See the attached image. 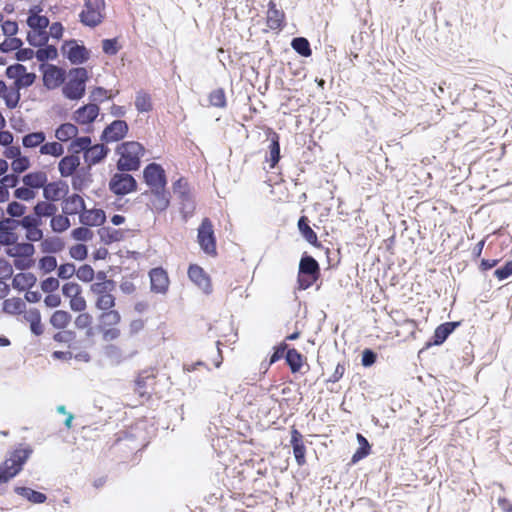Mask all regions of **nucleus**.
I'll return each instance as SVG.
<instances>
[{"instance_id": "3", "label": "nucleus", "mask_w": 512, "mask_h": 512, "mask_svg": "<svg viewBox=\"0 0 512 512\" xmlns=\"http://www.w3.org/2000/svg\"><path fill=\"white\" fill-rule=\"evenodd\" d=\"M320 277V265L318 261L304 252L300 258L297 274V288L299 290H307Z\"/></svg>"}, {"instance_id": "22", "label": "nucleus", "mask_w": 512, "mask_h": 512, "mask_svg": "<svg viewBox=\"0 0 512 512\" xmlns=\"http://www.w3.org/2000/svg\"><path fill=\"white\" fill-rule=\"evenodd\" d=\"M110 149L104 144H91L90 150L85 151L84 161L91 167L104 161Z\"/></svg>"}, {"instance_id": "33", "label": "nucleus", "mask_w": 512, "mask_h": 512, "mask_svg": "<svg viewBox=\"0 0 512 512\" xmlns=\"http://www.w3.org/2000/svg\"><path fill=\"white\" fill-rule=\"evenodd\" d=\"M92 144V140L89 136H80L78 135L70 142L68 146V152L72 155L79 156L80 153L85 155V151L90 150Z\"/></svg>"}, {"instance_id": "38", "label": "nucleus", "mask_w": 512, "mask_h": 512, "mask_svg": "<svg viewBox=\"0 0 512 512\" xmlns=\"http://www.w3.org/2000/svg\"><path fill=\"white\" fill-rule=\"evenodd\" d=\"M99 324L97 326V330H103L104 327L107 326H115L120 323L121 315L117 310H107L102 311V313L98 317Z\"/></svg>"}, {"instance_id": "52", "label": "nucleus", "mask_w": 512, "mask_h": 512, "mask_svg": "<svg viewBox=\"0 0 512 512\" xmlns=\"http://www.w3.org/2000/svg\"><path fill=\"white\" fill-rule=\"evenodd\" d=\"M115 306V297L107 292L97 298L95 307L101 311L111 310Z\"/></svg>"}, {"instance_id": "26", "label": "nucleus", "mask_w": 512, "mask_h": 512, "mask_svg": "<svg viewBox=\"0 0 512 512\" xmlns=\"http://www.w3.org/2000/svg\"><path fill=\"white\" fill-rule=\"evenodd\" d=\"M285 14L277 9L276 4L270 1L267 10V26L272 30H280L284 26Z\"/></svg>"}, {"instance_id": "48", "label": "nucleus", "mask_w": 512, "mask_h": 512, "mask_svg": "<svg viewBox=\"0 0 512 512\" xmlns=\"http://www.w3.org/2000/svg\"><path fill=\"white\" fill-rule=\"evenodd\" d=\"M69 215H54L50 220L51 229L56 233H62L70 228Z\"/></svg>"}, {"instance_id": "35", "label": "nucleus", "mask_w": 512, "mask_h": 512, "mask_svg": "<svg viewBox=\"0 0 512 512\" xmlns=\"http://www.w3.org/2000/svg\"><path fill=\"white\" fill-rule=\"evenodd\" d=\"M79 133V129L76 125L66 122L57 127L55 130V137L60 142H67L70 139H74Z\"/></svg>"}, {"instance_id": "49", "label": "nucleus", "mask_w": 512, "mask_h": 512, "mask_svg": "<svg viewBox=\"0 0 512 512\" xmlns=\"http://www.w3.org/2000/svg\"><path fill=\"white\" fill-rule=\"evenodd\" d=\"M208 100L211 106L225 108L227 106L226 94L223 88H217L209 93Z\"/></svg>"}, {"instance_id": "40", "label": "nucleus", "mask_w": 512, "mask_h": 512, "mask_svg": "<svg viewBox=\"0 0 512 512\" xmlns=\"http://www.w3.org/2000/svg\"><path fill=\"white\" fill-rule=\"evenodd\" d=\"M21 89L22 88L20 86H16L15 81L9 89L7 88L5 94L3 95V99L7 108L15 109L19 105L21 99Z\"/></svg>"}, {"instance_id": "53", "label": "nucleus", "mask_w": 512, "mask_h": 512, "mask_svg": "<svg viewBox=\"0 0 512 512\" xmlns=\"http://www.w3.org/2000/svg\"><path fill=\"white\" fill-rule=\"evenodd\" d=\"M41 224L42 218L34 211L31 214L24 215L23 218L19 220V225L23 229L40 227Z\"/></svg>"}, {"instance_id": "20", "label": "nucleus", "mask_w": 512, "mask_h": 512, "mask_svg": "<svg viewBox=\"0 0 512 512\" xmlns=\"http://www.w3.org/2000/svg\"><path fill=\"white\" fill-rule=\"evenodd\" d=\"M85 201L77 193L68 195L63 199L62 212L65 215H76L82 213L85 210Z\"/></svg>"}, {"instance_id": "44", "label": "nucleus", "mask_w": 512, "mask_h": 512, "mask_svg": "<svg viewBox=\"0 0 512 512\" xmlns=\"http://www.w3.org/2000/svg\"><path fill=\"white\" fill-rule=\"evenodd\" d=\"M134 104L140 113L150 112L153 109L151 96L142 90L136 93Z\"/></svg>"}, {"instance_id": "31", "label": "nucleus", "mask_w": 512, "mask_h": 512, "mask_svg": "<svg viewBox=\"0 0 512 512\" xmlns=\"http://www.w3.org/2000/svg\"><path fill=\"white\" fill-rule=\"evenodd\" d=\"M356 439L359 447L351 457V464L358 463L360 460L366 458L371 453V445L363 434L357 433Z\"/></svg>"}, {"instance_id": "21", "label": "nucleus", "mask_w": 512, "mask_h": 512, "mask_svg": "<svg viewBox=\"0 0 512 512\" xmlns=\"http://www.w3.org/2000/svg\"><path fill=\"white\" fill-rule=\"evenodd\" d=\"M270 141L268 146V155L266 156V161L269 162V167L271 169L275 168L281 159L280 154V136L275 131L271 130L268 136Z\"/></svg>"}, {"instance_id": "32", "label": "nucleus", "mask_w": 512, "mask_h": 512, "mask_svg": "<svg viewBox=\"0 0 512 512\" xmlns=\"http://www.w3.org/2000/svg\"><path fill=\"white\" fill-rule=\"evenodd\" d=\"M284 359L293 374L301 370L303 366V355L297 349L288 348Z\"/></svg>"}, {"instance_id": "62", "label": "nucleus", "mask_w": 512, "mask_h": 512, "mask_svg": "<svg viewBox=\"0 0 512 512\" xmlns=\"http://www.w3.org/2000/svg\"><path fill=\"white\" fill-rule=\"evenodd\" d=\"M69 254L71 258L77 261H83L88 256V248L85 244L78 243L70 248Z\"/></svg>"}, {"instance_id": "34", "label": "nucleus", "mask_w": 512, "mask_h": 512, "mask_svg": "<svg viewBox=\"0 0 512 512\" xmlns=\"http://www.w3.org/2000/svg\"><path fill=\"white\" fill-rule=\"evenodd\" d=\"M98 235L101 242H103L105 245L119 242L124 238V232L121 229H115L111 227H101L98 230Z\"/></svg>"}, {"instance_id": "45", "label": "nucleus", "mask_w": 512, "mask_h": 512, "mask_svg": "<svg viewBox=\"0 0 512 512\" xmlns=\"http://www.w3.org/2000/svg\"><path fill=\"white\" fill-rule=\"evenodd\" d=\"M41 218L53 217L57 212V206L51 201H38L33 208Z\"/></svg>"}, {"instance_id": "60", "label": "nucleus", "mask_w": 512, "mask_h": 512, "mask_svg": "<svg viewBox=\"0 0 512 512\" xmlns=\"http://www.w3.org/2000/svg\"><path fill=\"white\" fill-rule=\"evenodd\" d=\"M39 268L47 274L57 268V259L52 255H45L39 259Z\"/></svg>"}, {"instance_id": "47", "label": "nucleus", "mask_w": 512, "mask_h": 512, "mask_svg": "<svg viewBox=\"0 0 512 512\" xmlns=\"http://www.w3.org/2000/svg\"><path fill=\"white\" fill-rule=\"evenodd\" d=\"M154 379L155 375L148 370L139 373L138 377L135 380V384L136 389L141 396H144L147 393L145 389L147 388L150 382L154 381Z\"/></svg>"}, {"instance_id": "25", "label": "nucleus", "mask_w": 512, "mask_h": 512, "mask_svg": "<svg viewBox=\"0 0 512 512\" xmlns=\"http://www.w3.org/2000/svg\"><path fill=\"white\" fill-rule=\"evenodd\" d=\"M80 156L66 155L58 163V170L62 177L72 176L80 166Z\"/></svg>"}, {"instance_id": "2", "label": "nucleus", "mask_w": 512, "mask_h": 512, "mask_svg": "<svg viewBox=\"0 0 512 512\" xmlns=\"http://www.w3.org/2000/svg\"><path fill=\"white\" fill-rule=\"evenodd\" d=\"M68 76V81L62 87V94L68 100L79 101L86 93L88 71L85 67H73L69 70Z\"/></svg>"}, {"instance_id": "36", "label": "nucleus", "mask_w": 512, "mask_h": 512, "mask_svg": "<svg viewBox=\"0 0 512 512\" xmlns=\"http://www.w3.org/2000/svg\"><path fill=\"white\" fill-rule=\"evenodd\" d=\"M2 310L9 315H20L26 312V304L21 298L13 297L3 301Z\"/></svg>"}, {"instance_id": "55", "label": "nucleus", "mask_w": 512, "mask_h": 512, "mask_svg": "<svg viewBox=\"0 0 512 512\" xmlns=\"http://www.w3.org/2000/svg\"><path fill=\"white\" fill-rule=\"evenodd\" d=\"M43 197L45 200L51 202L60 200L61 196L59 194V188L57 187V183H55V181L45 184L43 188Z\"/></svg>"}, {"instance_id": "4", "label": "nucleus", "mask_w": 512, "mask_h": 512, "mask_svg": "<svg viewBox=\"0 0 512 512\" xmlns=\"http://www.w3.org/2000/svg\"><path fill=\"white\" fill-rule=\"evenodd\" d=\"M104 9V0H84V9L79 14V20L84 26L95 28L104 19Z\"/></svg>"}, {"instance_id": "24", "label": "nucleus", "mask_w": 512, "mask_h": 512, "mask_svg": "<svg viewBox=\"0 0 512 512\" xmlns=\"http://www.w3.org/2000/svg\"><path fill=\"white\" fill-rule=\"evenodd\" d=\"M310 220L307 216L302 215L297 222L298 230L301 236L312 246L321 247V243L318 240L317 234L309 225Z\"/></svg>"}, {"instance_id": "37", "label": "nucleus", "mask_w": 512, "mask_h": 512, "mask_svg": "<svg viewBox=\"0 0 512 512\" xmlns=\"http://www.w3.org/2000/svg\"><path fill=\"white\" fill-rule=\"evenodd\" d=\"M65 247L64 241L57 236L47 237L40 244L41 251L46 254L61 252Z\"/></svg>"}, {"instance_id": "16", "label": "nucleus", "mask_w": 512, "mask_h": 512, "mask_svg": "<svg viewBox=\"0 0 512 512\" xmlns=\"http://www.w3.org/2000/svg\"><path fill=\"white\" fill-rule=\"evenodd\" d=\"M79 222L87 227L102 226L106 222V214L100 208H92L82 211L79 215Z\"/></svg>"}, {"instance_id": "42", "label": "nucleus", "mask_w": 512, "mask_h": 512, "mask_svg": "<svg viewBox=\"0 0 512 512\" xmlns=\"http://www.w3.org/2000/svg\"><path fill=\"white\" fill-rule=\"evenodd\" d=\"M72 316L69 312L65 310H56L50 318V324L56 329H65L70 321Z\"/></svg>"}, {"instance_id": "9", "label": "nucleus", "mask_w": 512, "mask_h": 512, "mask_svg": "<svg viewBox=\"0 0 512 512\" xmlns=\"http://www.w3.org/2000/svg\"><path fill=\"white\" fill-rule=\"evenodd\" d=\"M39 70L43 74V85L48 90L58 88L66 80V71L55 64L40 63Z\"/></svg>"}, {"instance_id": "58", "label": "nucleus", "mask_w": 512, "mask_h": 512, "mask_svg": "<svg viewBox=\"0 0 512 512\" xmlns=\"http://www.w3.org/2000/svg\"><path fill=\"white\" fill-rule=\"evenodd\" d=\"M26 206L18 201H12L7 205L6 212L9 218L23 217L26 212Z\"/></svg>"}, {"instance_id": "30", "label": "nucleus", "mask_w": 512, "mask_h": 512, "mask_svg": "<svg viewBox=\"0 0 512 512\" xmlns=\"http://www.w3.org/2000/svg\"><path fill=\"white\" fill-rule=\"evenodd\" d=\"M14 492L34 504H42L47 500L46 494L25 486H16Z\"/></svg>"}, {"instance_id": "14", "label": "nucleus", "mask_w": 512, "mask_h": 512, "mask_svg": "<svg viewBox=\"0 0 512 512\" xmlns=\"http://www.w3.org/2000/svg\"><path fill=\"white\" fill-rule=\"evenodd\" d=\"M188 277L206 294H210L212 292L210 277L202 267L197 264H191L188 268Z\"/></svg>"}, {"instance_id": "64", "label": "nucleus", "mask_w": 512, "mask_h": 512, "mask_svg": "<svg viewBox=\"0 0 512 512\" xmlns=\"http://www.w3.org/2000/svg\"><path fill=\"white\" fill-rule=\"evenodd\" d=\"M494 276L503 281L512 276V260L506 261L505 264L494 271Z\"/></svg>"}, {"instance_id": "46", "label": "nucleus", "mask_w": 512, "mask_h": 512, "mask_svg": "<svg viewBox=\"0 0 512 512\" xmlns=\"http://www.w3.org/2000/svg\"><path fill=\"white\" fill-rule=\"evenodd\" d=\"M27 25L35 32H41L49 26V19L43 15H29L27 18Z\"/></svg>"}, {"instance_id": "7", "label": "nucleus", "mask_w": 512, "mask_h": 512, "mask_svg": "<svg viewBox=\"0 0 512 512\" xmlns=\"http://www.w3.org/2000/svg\"><path fill=\"white\" fill-rule=\"evenodd\" d=\"M197 241L201 250L209 256L217 255L216 236L209 218H204L197 229Z\"/></svg>"}, {"instance_id": "43", "label": "nucleus", "mask_w": 512, "mask_h": 512, "mask_svg": "<svg viewBox=\"0 0 512 512\" xmlns=\"http://www.w3.org/2000/svg\"><path fill=\"white\" fill-rule=\"evenodd\" d=\"M39 49L36 51V59L40 63H47L49 60H55L58 57V50L54 45H44L43 47H38Z\"/></svg>"}, {"instance_id": "63", "label": "nucleus", "mask_w": 512, "mask_h": 512, "mask_svg": "<svg viewBox=\"0 0 512 512\" xmlns=\"http://www.w3.org/2000/svg\"><path fill=\"white\" fill-rule=\"evenodd\" d=\"M102 50L106 55H116L120 50L117 38H108L102 40Z\"/></svg>"}, {"instance_id": "27", "label": "nucleus", "mask_w": 512, "mask_h": 512, "mask_svg": "<svg viewBox=\"0 0 512 512\" xmlns=\"http://www.w3.org/2000/svg\"><path fill=\"white\" fill-rule=\"evenodd\" d=\"M37 278L31 272H20L13 277L12 286L14 289L24 291L36 285Z\"/></svg>"}, {"instance_id": "12", "label": "nucleus", "mask_w": 512, "mask_h": 512, "mask_svg": "<svg viewBox=\"0 0 512 512\" xmlns=\"http://www.w3.org/2000/svg\"><path fill=\"white\" fill-rule=\"evenodd\" d=\"M461 325L460 321L444 322L436 327L432 337L427 341L426 347L442 345L447 338Z\"/></svg>"}, {"instance_id": "28", "label": "nucleus", "mask_w": 512, "mask_h": 512, "mask_svg": "<svg viewBox=\"0 0 512 512\" xmlns=\"http://www.w3.org/2000/svg\"><path fill=\"white\" fill-rule=\"evenodd\" d=\"M24 319L29 322L31 333L35 336H40L44 332L41 322V313L37 308H31L23 315Z\"/></svg>"}, {"instance_id": "1", "label": "nucleus", "mask_w": 512, "mask_h": 512, "mask_svg": "<svg viewBox=\"0 0 512 512\" xmlns=\"http://www.w3.org/2000/svg\"><path fill=\"white\" fill-rule=\"evenodd\" d=\"M115 152L120 155L116 168L120 172L137 171L141 166V157L145 153L144 146L137 141H126L119 144Z\"/></svg>"}, {"instance_id": "15", "label": "nucleus", "mask_w": 512, "mask_h": 512, "mask_svg": "<svg viewBox=\"0 0 512 512\" xmlns=\"http://www.w3.org/2000/svg\"><path fill=\"white\" fill-rule=\"evenodd\" d=\"M150 288L154 293L164 294L168 290L169 278L167 272L162 267L151 269L149 272Z\"/></svg>"}, {"instance_id": "29", "label": "nucleus", "mask_w": 512, "mask_h": 512, "mask_svg": "<svg viewBox=\"0 0 512 512\" xmlns=\"http://www.w3.org/2000/svg\"><path fill=\"white\" fill-rule=\"evenodd\" d=\"M23 183L28 186L31 190L44 188L47 183V175L43 171L29 172L23 176Z\"/></svg>"}, {"instance_id": "6", "label": "nucleus", "mask_w": 512, "mask_h": 512, "mask_svg": "<svg viewBox=\"0 0 512 512\" xmlns=\"http://www.w3.org/2000/svg\"><path fill=\"white\" fill-rule=\"evenodd\" d=\"M108 186L109 190L118 197L136 192L138 189V183L134 176L120 171L111 176Z\"/></svg>"}, {"instance_id": "41", "label": "nucleus", "mask_w": 512, "mask_h": 512, "mask_svg": "<svg viewBox=\"0 0 512 512\" xmlns=\"http://www.w3.org/2000/svg\"><path fill=\"white\" fill-rule=\"evenodd\" d=\"M46 134L43 131L31 132L22 137V145L24 148H36L44 143Z\"/></svg>"}, {"instance_id": "56", "label": "nucleus", "mask_w": 512, "mask_h": 512, "mask_svg": "<svg viewBox=\"0 0 512 512\" xmlns=\"http://www.w3.org/2000/svg\"><path fill=\"white\" fill-rule=\"evenodd\" d=\"M17 475V471L8 461L5 460L0 464V483H7Z\"/></svg>"}, {"instance_id": "5", "label": "nucleus", "mask_w": 512, "mask_h": 512, "mask_svg": "<svg viewBox=\"0 0 512 512\" xmlns=\"http://www.w3.org/2000/svg\"><path fill=\"white\" fill-rule=\"evenodd\" d=\"M62 55L68 59L72 65H81L86 63L91 56V51L83 43L76 39L65 40L61 45Z\"/></svg>"}, {"instance_id": "39", "label": "nucleus", "mask_w": 512, "mask_h": 512, "mask_svg": "<svg viewBox=\"0 0 512 512\" xmlns=\"http://www.w3.org/2000/svg\"><path fill=\"white\" fill-rule=\"evenodd\" d=\"M290 45L291 48L301 57L308 58L312 55L311 45L306 37H294L292 38Z\"/></svg>"}, {"instance_id": "19", "label": "nucleus", "mask_w": 512, "mask_h": 512, "mask_svg": "<svg viewBox=\"0 0 512 512\" xmlns=\"http://www.w3.org/2000/svg\"><path fill=\"white\" fill-rule=\"evenodd\" d=\"M32 453L33 449L30 446L25 448H16L9 453V456L5 460L8 461L9 464L13 465L14 469L19 474Z\"/></svg>"}, {"instance_id": "11", "label": "nucleus", "mask_w": 512, "mask_h": 512, "mask_svg": "<svg viewBox=\"0 0 512 512\" xmlns=\"http://www.w3.org/2000/svg\"><path fill=\"white\" fill-rule=\"evenodd\" d=\"M129 132L128 123L125 120H114L108 124L100 135L103 143L118 142L124 139Z\"/></svg>"}, {"instance_id": "17", "label": "nucleus", "mask_w": 512, "mask_h": 512, "mask_svg": "<svg viewBox=\"0 0 512 512\" xmlns=\"http://www.w3.org/2000/svg\"><path fill=\"white\" fill-rule=\"evenodd\" d=\"M290 444L293 449V455L296 463L299 466L304 465L306 463V447L303 442V435L294 427L291 430Z\"/></svg>"}, {"instance_id": "59", "label": "nucleus", "mask_w": 512, "mask_h": 512, "mask_svg": "<svg viewBox=\"0 0 512 512\" xmlns=\"http://www.w3.org/2000/svg\"><path fill=\"white\" fill-rule=\"evenodd\" d=\"M76 276L80 281L89 283L95 278V271L91 265L84 264L78 268Z\"/></svg>"}, {"instance_id": "23", "label": "nucleus", "mask_w": 512, "mask_h": 512, "mask_svg": "<svg viewBox=\"0 0 512 512\" xmlns=\"http://www.w3.org/2000/svg\"><path fill=\"white\" fill-rule=\"evenodd\" d=\"M153 199L151 200L152 209L157 213H162L170 205V192L165 188L152 189Z\"/></svg>"}, {"instance_id": "57", "label": "nucleus", "mask_w": 512, "mask_h": 512, "mask_svg": "<svg viewBox=\"0 0 512 512\" xmlns=\"http://www.w3.org/2000/svg\"><path fill=\"white\" fill-rule=\"evenodd\" d=\"M23 46V41L18 37H10L9 39H5L2 43H0V52L9 53L11 51H16L19 47Z\"/></svg>"}, {"instance_id": "54", "label": "nucleus", "mask_w": 512, "mask_h": 512, "mask_svg": "<svg viewBox=\"0 0 512 512\" xmlns=\"http://www.w3.org/2000/svg\"><path fill=\"white\" fill-rule=\"evenodd\" d=\"M93 231L87 226H80L71 231V237L76 241L87 242L93 238Z\"/></svg>"}, {"instance_id": "51", "label": "nucleus", "mask_w": 512, "mask_h": 512, "mask_svg": "<svg viewBox=\"0 0 512 512\" xmlns=\"http://www.w3.org/2000/svg\"><path fill=\"white\" fill-rule=\"evenodd\" d=\"M104 355L115 364H120L123 360L122 350L114 344H108L104 347Z\"/></svg>"}, {"instance_id": "8", "label": "nucleus", "mask_w": 512, "mask_h": 512, "mask_svg": "<svg viewBox=\"0 0 512 512\" xmlns=\"http://www.w3.org/2000/svg\"><path fill=\"white\" fill-rule=\"evenodd\" d=\"M173 193L180 200V211L183 216L191 215L195 210V203L192 198L190 187L187 180L184 177L178 178L172 184Z\"/></svg>"}, {"instance_id": "18", "label": "nucleus", "mask_w": 512, "mask_h": 512, "mask_svg": "<svg viewBox=\"0 0 512 512\" xmlns=\"http://www.w3.org/2000/svg\"><path fill=\"white\" fill-rule=\"evenodd\" d=\"M91 167L89 165L85 167H79L76 172L72 175V188L77 192H81L88 185L93 182L91 173Z\"/></svg>"}, {"instance_id": "61", "label": "nucleus", "mask_w": 512, "mask_h": 512, "mask_svg": "<svg viewBox=\"0 0 512 512\" xmlns=\"http://www.w3.org/2000/svg\"><path fill=\"white\" fill-rule=\"evenodd\" d=\"M12 170L17 173V174H20V173H23L25 172L26 170L29 169L30 167V160L27 156H24V155H19L18 157H16L13 161H12Z\"/></svg>"}, {"instance_id": "10", "label": "nucleus", "mask_w": 512, "mask_h": 512, "mask_svg": "<svg viewBox=\"0 0 512 512\" xmlns=\"http://www.w3.org/2000/svg\"><path fill=\"white\" fill-rule=\"evenodd\" d=\"M144 182L152 189L165 188L167 185V176L164 168L152 162L145 166L143 170Z\"/></svg>"}, {"instance_id": "50", "label": "nucleus", "mask_w": 512, "mask_h": 512, "mask_svg": "<svg viewBox=\"0 0 512 512\" xmlns=\"http://www.w3.org/2000/svg\"><path fill=\"white\" fill-rule=\"evenodd\" d=\"M40 153L43 155H50L53 157H60L64 153V147L59 142H46L40 147Z\"/></svg>"}, {"instance_id": "13", "label": "nucleus", "mask_w": 512, "mask_h": 512, "mask_svg": "<svg viewBox=\"0 0 512 512\" xmlns=\"http://www.w3.org/2000/svg\"><path fill=\"white\" fill-rule=\"evenodd\" d=\"M100 108L96 103H89L80 106L73 113V120L81 125H91L98 117Z\"/></svg>"}]
</instances>
